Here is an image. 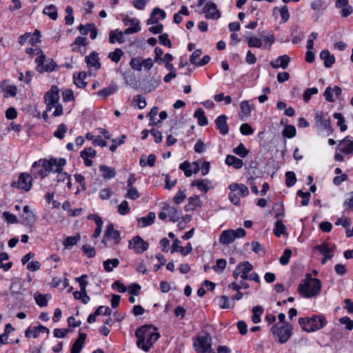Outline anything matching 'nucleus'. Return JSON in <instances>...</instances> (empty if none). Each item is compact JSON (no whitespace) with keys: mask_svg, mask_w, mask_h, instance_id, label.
<instances>
[{"mask_svg":"<svg viewBox=\"0 0 353 353\" xmlns=\"http://www.w3.org/2000/svg\"><path fill=\"white\" fill-rule=\"evenodd\" d=\"M65 163L66 160L64 158L57 159V158L51 157L48 160L41 159L33 163V170L37 167H41V168L38 171H32V174L35 178L40 177L43 179L47 176L50 172L61 173Z\"/></svg>","mask_w":353,"mask_h":353,"instance_id":"f257e3e1","label":"nucleus"},{"mask_svg":"<svg viewBox=\"0 0 353 353\" xmlns=\"http://www.w3.org/2000/svg\"><path fill=\"white\" fill-rule=\"evenodd\" d=\"M321 289V281L307 274L305 279L298 285L297 291L302 296L309 299L317 296Z\"/></svg>","mask_w":353,"mask_h":353,"instance_id":"f03ea898","label":"nucleus"},{"mask_svg":"<svg viewBox=\"0 0 353 353\" xmlns=\"http://www.w3.org/2000/svg\"><path fill=\"white\" fill-rule=\"evenodd\" d=\"M59 89L57 85H52L49 91L44 95V101L47 107V111H50L53 108H55L52 115L54 117L60 116L63 114V106L59 103Z\"/></svg>","mask_w":353,"mask_h":353,"instance_id":"7ed1b4c3","label":"nucleus"},{"mask_svg":"<svg viewBox=\"0 0 353 353\" xmlns=\"http://www.w3.org/2000/svg\"><path fill=\"white\" fill-rule=\"evenodd\" d=\"M299 322L302 329L307 332L319 330L327 323V321L323 315H314L311 318H300Z\"/></svg>","mask_w":353,"mask_h":353,"instance_id":"20e7f679","label":"nucleus"},{"mask_svg":"<svg viewBox=\"0 0 353 353\" xmlns=\"http://www.w3.org/2000/svg\"><path fill=\"white\" fill-rule=\"evenodd\" d=\"M272 332L278 338L280 343H285L292 335V326L290 323H284V325L279 326L277 324L272 327Z\"/></svg>","mask_w":353,"mask_h":353,"instance_id":"39448f33","label":"nucleus"},{"mask_svg":"<svg viewBox=\"0 0 353 353\" xmlns=\"http://www.w3.org/2000/svg\"><path fill=\"white\" fill-rule=\"evenodd\" d=\"M194 347L196 352L200 353L212 347V337L206 332H201L194 339Z\"/></svg>","mask_w":353,"mask_h":353,"instance_id":"423d86ee","label":"nucleus"},{"mask_svg":"<svg viewBox=\"0 0 353 353\" xmlns=\"http://www.w3.org/2000/svg\"><path fill=\"white\" fill-rule=\"evenodd\" d=\"M245 234L246 232L242 228H238L236 230H224L220 235L219 242L223 245H229L232 243L235 239L243 237Z\"/></svg>","mask_w":353,"mask_h":353,"instance_id":"0eeeda50","label":"nucleus"},{"mask_svg":"<svg viewBox=\"0 0 353 353\" xmlns=\"http://www.w3.org/2000/svg\"><path fill=\"white\" fill-rule=\"evenodd\" d=\"M35 62L37 64V70L39 73L52 72L57 68V63L52 59L45 63L46 56L43 54L35 59Z\"/></svg>","mask_w":353,"mask_h":353,"instance_id":"6e6552de","label":"nucleus"},{"mask_svg":"<svg viewBox=\"0 0 353 353\" xmlns=\"http://www.w3.org/2000/svg\"><path fill=\"white\" fill-rule=\"evenodd\" d=\"M32 175L27 173H21L17 182H12L11 185L25 191H29L32 187Z\"/></svg>","mask_w":353,"mask_h":353,"instance_id":"1a4fd4ad","label":"nucleus"},{"mask_svg":"<svg viewBox=\"0 0 353 353\" xmlns=\"http://www.w3.org/2000/svg\"><path fill=\"white\" fill-rule=\"evenodd\" d=\"M148 243L141 236H135L129 242V248L134 250L137 254H141L148 249Z\"/></svg>","mask_w":353,"mask_h":353,"instance_id":"9d476101","label":"nucleus"},{"mask_svg":"<svg viewBox=\"0 0 353 353\" xmlns=\"http://www.w3.org/2000/svg\"><path fill=\"white\" fill-rule=\"evenodd\" d=\"M142 328V334L144 335L145 338V341L148 345H150V348L152 345L153 343L156 341L160 336L159 333L154 332L151 331V325H144L141 327Z\"/></svg>","mask_w":353,"mask_h":353,"instance_id":"9b49d317","label":"nucleus"},{"mask_svg":"<svg viewBox=\"0 0 353 353\" xmlns=\"http://www.w3.org/2000/svg\"><path fill=\"white\" fill-rule=\"evenodd\" d=\"M179 169L184 172L186 176L189 177L192 174L198 173L200 170V167L198 161H194L191 164L186 161L180 164Z\"/></svg>","mask_w":353,"mask_h":353,"instance_id":"f8f14e48","label":"nucleus"},{"mask_svg":"<svg viewBox=\"0 0 353 353\" xmlns=\"http://www.w3.org/2000/svg\"><path fill=\"white\" fill-rule=\"evenodd\" d=\"M203 12L205 13V18L209 19H219L221 16L220 12L216 8V5L211 1L208 2L203 8Z\"/></svg>","mask_w":353,"mask_h":353,"instance_id":"ddd939ff","label":"nucleus"},{"mask_svg":"<svg viewBox=\"0 0 353 353\" xmlns=\"http://www.w3.org/2000/svg\"><path fill=\"white\" fill-rule=\"evenodd\" d=\"M123 23L125 26L128 25V22H131V25L132 26L130 28H126L123 32V34H130L139 32L141 30L139 21L137 19L133 18L130 19L128 17H125L123 19Z\"/></svg>","mask_w":353,"mask_h":353,"instance_id":"4468645a","label":"nucleus"},{"mask_svg":"<svg viewBox=\"0 0 353 353\" xmlns=\"http://www.w3.org/2000/svg\"><path fill=\"white\" fill-rule=\"evenodd\" d=\"M336 7L341 9V14L343 17L350 16L353 12L352 7L349 5L348 0H336Z\"/></svg>","mask_w":353,"mask_h":353,"instance_id":"2eb2a0df","label":"nucleus"},{"mask_svg":"<svg viewBox=\"0 0 353 353\" xmlns=\"http://www.w3.org/2000/svg\"><path fill=\"white\" fill-rule=\"evenodd\" d=\"M85 59L88 68L93 67L96 70H98L101 68L99 54L97 52H92L89 55L85 57Z\"/></svg>","mask_w":353,"mask_h":353,"instance_id":"dca6fc26","label":"nucleus"},{"mask_svg":"<svg viewBox=\"0 0 353 353\" xmlns=\"http://www.w3.org/2000/svg\"><path fill=\"white\" fill-rule=\"evenodd\" d=\"M314 250H318L320 253L324 255V257L321 259L322 264H325L327 259H331L333 256V254H330V252H332V250L329 248L328 244L326 243L316 245L314 248Z\"/></svg>","mask_w":353,"mask_h":353,"instance_id":"f3484780","label":"nucleus"},{"mask_svg":"<svg viewBox=\"0 0 353 353\" xmlns=\"http://www.w3.org/2000/svg\"><path fill=\"white\" fill-rule=\"evenodd\" d=\"M23 212L24 213L22 216L23 223L32 226L36 221L35 214L30 210V208L28 205L23 207Z\"/></svg>","mask_w":353,"mask_h":353,"instance_id":"a211bd4d","label":"nucleus"},{"mask_svg":"<svg viewBox=\"0 0 353 353\" xmlns=\"http://www.w3.org/2000/svg\"><path fill=\"white\" fill-rule=\"evenodd\" d=\"M40 332H45L49 334V329L43 325H39L37 327H34L32 329L28 327L25 332V336L27 338H30L32 336L33 338H37L39 336Z\"/></svg>","mask_w":353,"mask_h":353,"instance_id":"6ab92c4d","label":"nucleus"},{"mask_svg":"<svg viewBox=\"0 0 353 353\" xmlns=\"http://www.w3.org/2000/svg\"><path fill=\"white\" fill-rule=\"evenodd\" d=\"M290 58L289 56L285 54L279 57L275 61H272L270 63V65L275 69L281 67L283 69L287 68L289 65Z\"/></svg>","mask_w":353,"mask_h":353,"instance_id":"aec40b11","label":"nucleus"},{"mask_svg":"<svg viewBox=\"0 0 353 353\" xmlns=\"http://www.w3.org/2000/svg\"><path fill=\"white\" fill-rule=\"evenodd\" d=\"M165 16V12L163 10L156 8L152 10L150 17L147 21V23L148 25L157 23L159 19H163Z\"/></svg>","mask_w":353,"mask_h":353,"instance_id":"412c9836","label":"nucleus"},{"mask_svg":"<svg viewBox=\"0 0 353 353\" xmlns=\"http://www.w3.org/2000/svg\"><path fill=\"white\" fill-rule=\"evenodd\" d=\"M227 119L228 117L225 114H222L215 120L216 128L222 134H226L229 132Z\"/></svg>","mask_w":353,"mask_h":353,"instance_id":"4be33fe9","label":"nucleus"},{"mask_svg":"<svg viewBox=\"0 0 353 353\" xmlns=\"http://www.w3.org/2000/svg\"><path fill=\"white\" fill-rule=\"evenodd\" d=\"M85 333H79V337L72 345L70 353H80L86 339Z\"/></svg>","mask_w":353,"mask_h":353,"instance_id":"5701e85b","label":"nucleus"},{"mask_svg":"<svg viewBox=\"0 0 353 353\" xmlns=\"http://www.w3.org/2000/svg\"><path fill=\"white\" fill-rule=\"evenodd\" d=\"M104 236L105 237L113 239L115 244H119L121 241L120 233L118 230L114 229L113 224L112 223L108 225Z\"/></svg>","mask_w":353,"mask_h":353,"instance_id":"b1692460","label":"nucleus"},{"mask_svg":"<svg viewBox=\"0 0 353 353\" xmlns=\"http://www.w3.org/2000/svg\"><path fill=\"white\" fill-rule=\"evenodd\" d=\"M142 328L138 327L135 332V336L138 339L137 345L138 347L142 349L145 352H148L150 350V345H148L145 341V338L142 334Z\"/></svg>","mask_w":353,"mask_h":353,"instance_id":"393cba45","label":"nucleus"},{"mask_svg":"<svg viewBox=\"0 0 353 353\" xmlns=\"http://www.w3.org/2000/svg\"><path fill=\"white\" fill-rule=\"evenodd\" d=\"M339 145L342 146L340 149L341 152L347 154L353 153V141L350 140L348 137L341 140Z\"/></svg>","mask_w":353,"mask_h":353,"instance_id":"a878e982","label":"nucleus"},{"mask_svg":"<svg viewBox=\"0 0 353 353\" xmlns=\"http://www.w3.org/2000/svg\"><path fill=\"white\" fill-rule=\"evenodd\" d=\"M96 151L92 148H85L81 152V157L83 159L86 166L92 165V161L89 159V157L93 158L96 156Z\"/></svg>","mask_w":353,"mask_h":353,"instance_id":"bb28decb","label":"nucleus"},{"mask_svg":"<svg viewBox=\"0 0 353 353\" xmlns=\"http://www.w3.org/2000/svg\"><path fill=\"white\" fill-rule=\"evenodd\" d=\"M6 83V81H3L0 82V92H5L4 94L5 97H15L17 93V88L14 85H7L6 88H4V85Z\"/></svg>","mask_w":353,"mask_h":353,"instance_id":"cd10ccee","label":"nucleus"},{"mask_svg":"<svg viewBox=\"0 0 353 353\" xmlns=\"http://www.w3.org/2000/svg\"><path fill=\"white\" fill-rule=\"evenodd\" d=\"M315 119L316 121L319 123L325 129H327L330 132H332L330 119L325 118L323 112L317 113L315 116Z\"/></svg>","mask_w":353,"mask_h":353,"instance_id":"c85d7f7f","label":"nucleus"},{"mask_svg":"<svg viewBox=\"0 0 353 353\" xmlns=\"http://www.w3.org/2000/svg\"><path fill=\"white\" fill-rule=\"evenodd\" d=\"M320 58L323 60L324 65L326 68H330L335 61V58L333 55L330 54L327 50H323L320 53Z\"/></svg>","mask_w":353,"mask_h":353,"instance_id":"c756f323","label":"nucleus"},{"mask_svg":"<svg viewBox=\"0 0 353 353\" xmlns=\"http://www.w3.org/2000/svg\"><path fill=\"white\" fill-rule=\"evenodd\" d=\"M109 41L110 43H114L116 41L119 43H123L125 39L123 37V33L119 30H111L109 33Z\"/></svg>","mask_w":353,"mask_h":353,"instance_id":"7c9ffc66","label":"nucleus"},{"mask_svg":"<svg viewBox=\"0 0 353 353\" xmlns=\"http://www.w3.org/2000/svg\"><path fill=\"white\" fill-rule=\"evenodd\" d=\"M99 170L102 172V176L105 179H110L114 178L116 175L115 169L113 168L108 167L105 165H100Z\"/></svg>","mask_w":353,"mask_h":353,"instance_id":"2f4dec72","label":"nucleus"},{"mask_svg":"<svg viewBox=\"0 0 353 353\" xmlns=\"http://www.w3.org/2000/svg\"><path fill=\"white\" fill-rule=\"evenodd\" d=\"M225 163L228 165L233 166L236 169L241 168L243 165V161L233 155H228L226 157Z\"/></svg>","mask_w":353,"mask_h":353,"instance_id":"473e14b6","label":"nucleus"},{"mask_svg":"<svg viewBox=\"0 0 353 353\" xmlns=\"http://www.w3.org/2000/svg\"><path fill=\"white\" fill-rule=\"evenodd\" d=\"M229 189L231 192H235L239 190L241 196L244 197L249 194V190L248 187L243 184L232 183L229 186Z\"/></svg>","mask_w":353,"mask_h":353,"instance_id":"72a5a7b5","label":"nucleus"},{"mask_svg":"<svg viewBox=\"0 0 353 353\" xmlns=\"http://www.w3.org/2000/svg\"><path fill=\"white\" fill-rule=\"evenodd\" d=\"M163 210L166 211L168 212V215L170 217V220L172 222L177 221L180 218L179 213L176 208H175L174 207L166 205L163 207Z\"/></svg>","mask_w":353,"mask_h":353,"instance_id":"f704fd0d","label":"nucleus"},{"mask_svg":"<svg viewBox=\"0 0 353 353\" xmlns=\"http://www.w3.org/2000/svg\"><path fill=\"white\" fill-rule=\"evenodd\" d=\"M48 298L50 299L51 296L49 294H42L39 292L34 294V299L36 303L40 307H46L48 305Z\"/></svg>","mask_w":353,"mask_h":353,"instance_id":"c9c22d12","label":"nucleus"},{"mask_svg":"<svg viewBox=\"0 0 353 353\" xmlns=\"http://www.w3.org/2000/svg\"><path fill=\"white\" fill-rule=\"evenodd\" d=\"M239 265H243L241 269V278L244 280H248L249 277V272L252 270L253 265L248 261L241 263Z\"/></svg>","mask_w":353,"mask_h":353,"instance_id":"e433bc0d","label":"nucleus"},{"mask_svg":"<svg viewBox=\"0 0 353 353\" xmlns=\"http://www.w3.org/2000/svg\"><path fill=\"white\" fill-rule=\"evenodd\" d=\"M86 77V74L85 72H79L78 74H74L73 76L74 83L78 88H84L87 83L84 81V79Z\"/></svg>","mask_w":353,"mask_h":353,"instance_id":"4c0bfd02","label":"nucleus"},{"mask_svg":"<svg viewBox=\"0 0 353 353\" xmlns=\"http://www.w3.org/2000/svg\"><path fill=\"white\" fill-rule=\"evenodd\" d=\"M118 90V86L116 84H111L108 87L105 88L100 91L98 92V95L104 98L108 97L112 94L117 92Z\"/></svg>","mask_w":353,"mask_h":353,"instance_id":"58836bf2","label":"nucleus"},{"mask_svg":"<svg viewBox=\"0 0 353 353\" xmlns=\"http://www.w3.org/2000/svg\"><path fill=\"white\" fill-rule=\"evenodd\" d=\"M194 116L198 119V123L201 126H204L208 124V119L205 116L204 111L201 108L197 109Z\"/></svg>","mask_w":353,"mask_h":353,"instance_id":"ea45409f","label":"nucleus"},{"mask_svg":"<svg viewBox=\"0 0 353 353\" xmlns=\"http://www.w3.org/2000/svg\"><path fill=\"white\" fill-rule=\"evenodd\" d=\"M74 297L75 299L81 300L83 304L88 303L90 298L87 295L86 290H81L79 291H76L73 293Z\"/></svg>","mask_w":353,"mask_h":353,"instance_id":"a19ab883","label":"nucleus"},{"mask_svg":"<svg viewBox=\"0 0 353 353\" xmlns=\"http://www.w3.org/2000/svg\"><path fill=\"white\" fill-rule=\"evenodd\" d=\"M119 264V261L117 259H108L103 263L104 269L107 272H111L113 268H117Z\"/></svg>","mask_w":353,"mask_h":353,"instance_id":"79ce46f5","label":"nucleus"},{"mask_svg":"<svg viewBox=\"0 0 353 353\" xmlns=\"http://www.w3.org/2000/svg\"><path fill=\"white\" fill-rule=\"evenodd\" d=\"M159 81L158 79L152 77L145 83L144 85V90L148 92H152V90L156 89V88H157V86L159 85Z\"/></svg>","mask_w":353,"mask_h":353,"instance_id":"37998d69","label":"nucleus"},{"mask_svg":"<svg viewBox=\"0 0 353 353\" xmlns=\"http://www.w3.org/2000/svg\"><path fill=\"white\" fill-rule=\"evenodd\" d=\"M123 55V50L120 48H116L113 52L108 54V58L110 59L112 61L118 63Z\"/></svg>","mask_w":353,"mask_h":353,"instance_id":"c03bdc74","label":"nucleus"},{"mask_svg":"<svg viewBox=\"0 0 353 353\" xmlns=\"http://www.w3.org/2000/svg\"><path fill=\"white\" fill-rule=\"evenodd\" d=\"M286 231V227L281 220H277L275 223V228L274 229V234L280 237L281 234H284Z\"/></svg>","mask_w":353,"mask_h":353,"instance_id":"a18cd8bd","label":"nucleus"},{"mask_svg":"<svg viewBox=\"0 0 353 353\" xmlns=\"http://www.w3.org/2000/svg\"><path fill=\"white\" fill-rule=\"evenodd\" d=\"M43 13L49 16V17L53 20H55L57 18V8L53 5L46 6L43 9Z\"/></svg>","mask_w":353,"mask_h":353,"instance_id":"49530a36","label":"nucleus"},{"mask_svg":"<svg viewBox=\"0 0 353 353\" xmlns=\"http://www.w3.org/2000/svg\"><path fill=\"white\" fill-rule=\"evenodd\" d=\"M156 216L154 212H150L146 217H141L138 219L139 222H142V227H146L153 223Z\"/></svg>","mask_w":353,"mask_h":353,"instance_id":"de8ad7c7","label":"nucleus"},{"mask_svg":"<svg viewBox=\"0 0 353 353\" xmlns=\"http://www.w3.org/2000/svg\"><path fill=\"white\" fill-rule=\"evenodd\" d=\"M22 288V283L21 279H15L11 283L10 291L13 294H17L20 293V290Z\"/></svg>","mask_w":353,"mask_h":353,"instance_id":"09e8293b","label":"nucleus"},{"mask_svg":"<svg viewBox=\"0 0 353 353\" xmlns=\"http://www.w3.org/2000/svg\"><path fill=\"white\" fill-rule=\"evenodd\" d=\"M282 135L284 137L287 138H292L296 135V128L294 125H288L283 129L282 132Z\"/></svg>","mask_w":353,"mask_h":353,"instance_id":"8fccbe9b","label":"nucleus"},{"mask_svg":"<svg viewBox=\"0 0 353 353\" xmlns=\"http://www.w3.org/2000/svg\"><path fill=\"white\" fill-rule=\"evenodd\" d=\"M285 185L288 187L293 186L296 182V178L294 172L292 171H288L285 173Z\"/></svg>","mask_w":353,"mask_h":353,"instance_id":"3c124183","label":"nucleus"},{"mask_svg":"<svg viewBox=\"0 0 353 353\" xmlns=\"http://www.w3.org/2000/svg\"><path fill=\"white\" fill-rule=\"evenodd\" d=\"M334 118L338 120L337 125L340 126L341 131L343 132L347 130V125L345 124V119L341 113L335 112Z\"/></svg>","mask_w":353,"mask_h":353,"instance_id":"603ef678","label":"nucleus"},{"mask_svg":"<svg viewBox=\"0 0 353 353\" xmlns=\"http://www.w3.org/2000/svg\"><path fill=\"white\" fill-rule=\"evenodd\" d=\"M142 59L141 57H134L130 60V65L135 70L141 71L142 68Z\"/></svg>","mask_w":353,"mask_h":353,"instance_id":"864d4df0","label":"nucleus"},{"mask_svg":"<svg viewBox=\"0 0 353 353\" xmlns=\"http://www.w3.org/2000/svg\"><path fill=\"white\" fill-rule=\"evenodd\" d=\"M317 93L318 89L316 88H307L303 95V101L305 102H308L310 100L312 95Z\"/></svg>","mask_w":353,"mask_h":353,"instance_id":"5fc2aeb1","label":"nucleus"},{"mask_svg":"<svg viewBox=\"0 0 353 353\" xmlns=\"http://www.w3.org/2000/svg\"><path fill=\"white\" fill-rule=\"evenodd\" d=\"M233 152L241 157H245L249 152L243 143H240L238 147L234 148Z\"/></svg>","mask_w":353,"mask_h":353,"instance_id":"6e6d98bb","label":"nucleus"},{"mask_svg":"<svg viewBox=\"0 0 353 353\" xmlns=\"http://www.w3.org/2000/svg\"><path fill=\"white\" fill-rule=\"evenodd\" d=\"M125 82L127 85L132 87L133 88H138L139 81H137V78L132 74L125 77Z\"/></svg>","mask_w":353,"mask_h":353,"instance_id":"4d7b16f0","label":"nucleus"},{"mask_svg":"<svg viewBox=\"0 0 353 353\" xmlns=\"http://www.w3.org/2000/svg\"><path fill=\"white\" fill-rule=\"evenodd\" d=\"M66 132V126L62 123L59 125L54 132V136L59 139H63Z\"/></svg>","mask_w":353,"mask_h":353,"instance_id":"13d9d810","label":"nucleus"},{"mask_svg":"<svg viewBox=\"0 0 353 353\" xmlns=\"http://www.w3.org/2000/svg\"><path fill=\"white\" fill-rule=\"evenodd\" d=\"M240 108L242 114L245 117H249L251 112V107L248 101H243L240 104Z\"/></svg>","mask_w":353,"mask_h":353,"instance_id":"bf43d9fd","label":"nucleus"},{"mask_svg":"<svg viewBox=\"0 0 353 353\" xmlns=\"http://www.w3.org/2000/svg\"><path fill=\"white\" fill-rule=\"evenodd\" d=\"M216 265L213 266V270L216 272H222L226 266V261L223 259H217L216 261Z\"/></svg>","mask_w":353,"mask_h":353,"instance_id":"052dcab7","label":"nucleus"},{"mask_svg":"<svg viewBox=\"0 0 353 353\" xmlns=\"http://www.w3.org/2000/svg\"><path fill=\"white\" fill-rule=\"evenodd\" d=\"M292 255V251L290 249H286L284 250L283 255L279 259V262L281 264L285 265L289 263V260Z\"/></svg>","mask_w":353,"mask_h":353,"instance_id":"680f3d73","label":"nucleus"},{"mask_svg":"<svg viewBox=\"0 0 353 353\" xmlns=\"http://www.w3.org/2000/svg\"><path fill=\"white\" fill-rule=\"evenodd\" d=\"M3 217L4 218V219L8 223H18V219L17 217L10 213L9 212H3Z\"/></svg>","mask_w":353,"mask_h":353,"instance_id":"e2e57ef3","label":"nucleus"},{"mask_svg":"<svg viewBox=\"0 0 353 353\" xmlns=\"http://www.w3.org/2000/svg\"><path fill=\"white\" fill-rule=\"evenodd\" d=\"M204 180H194L192 181L191 185L192 187L196 186L199 190L203 191L204 192H207L209 188L204 183Z\"/></svg>","mask_w":353,"mask_h":353,"instance_id":"0e129e2a","label":"nucleus"},{"mask_svg":"<svg viewBox=\"0 0 353 353\" xmlns=\"http://www.w3.org/2000/svg\"><path fill=\"white\" fill-rule=\"evenodd\" d=\"M297 195L303 199L301 204L303 206L307 205L310 201V193L309 192H304L302 190H298Z\"/></svg>","mask_w":353,"mask_h":353,"instance_id":"69168bd1","label":"nucleus"},{"mask_svg":"<svg viewBox=\"0 0 353 353\" xmlns=\"http://www.w3.org/2000/svg\"><path fill=\"white\" fill-rule=\"evenodd\" d=\"M220 307L222 309H228L234 306V303H230L229 302L228 297L227 296L223 295L220 296Z\"/></svg>","mask_w":353,"mask_h":353,"instance_id":"338daca9","label":"nucleus"},{"mask_svg":"<svg viewBox=\"0 0 353 353\" xmlns=\"http://www.w3.org/2000/svg\"><path fill=\"white\" fill-rule=\"evenodd\" d=\"M82 250L83 252V254L90 258L94 257L96 254L94 248L91 247L90 245H83Z\"/></svg>","mask_w":353,"mask_h":353,"instance_id":"774afa93","label":"nucleus"}]
</instances>
